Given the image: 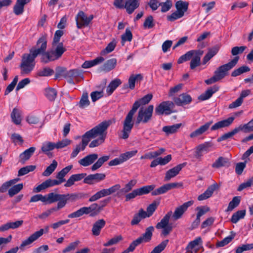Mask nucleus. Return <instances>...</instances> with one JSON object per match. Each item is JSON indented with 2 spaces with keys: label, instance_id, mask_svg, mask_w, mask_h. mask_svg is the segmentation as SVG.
Listing matches in <instances>:
<instances>
[{
  "label": "nucleus",
  "instance_id": "3",
  "mask_svg": "<svg viewBox=\"0 0 253 253\" xmlns=\"http://www.w3.org/2000/svg\"><path fill=\"white\" fill-rule=\"evenodd\" d=\"M152 97L153 95L152 94H148L134 103L132 109L128 113L123 122L122 135L120 136L121 138L126 139L128 138L134 125L133 122V115L141 105L148 104L151 100Z\"/></svg>",
  "mask_w": 253,
  "mask_h": 253
},
{
  "label": "nucleus",
  "instance_id": "57",
  "mask_svg": "<svg viewBox=\"0 0 253 253\" xmlns=\"http://www.w3.org/2000/svg\"><path fill=\"white\" fill-rule=\"evenodd\" d=\"M23 185L22 183H19L14 185L8 190V194L10 197H12L18 193L23 188Z\"/></svg>",
  "mask_w": 253,
  "mask_h": 253
},
{
  "label": "nucleus",
  "instance_id": "23",
  "mask_svg": "<svg viewBox=\"0 0 253 253\" xmlns=\"http://www.w3.org/2000/svg\"><path fill=\"white\" fill-rule=\"evenodd\" d=\"M219 89V86L214 85L209 88L204 93L201 94L198 99L202 101H204L210 98L212 94L217 91Z\"/></svg>",
  "mask_w": 253,
  "mask_h": 253
},
{
  "label": "nucleus",
  "instance_id": "13",
  "mask_svg": "<svg viewBox=\"0 0 253 253\" xmlns=\"http://www.w3.org/2000/svg\"><path fill=\"white\" fill-rule=\"evenodd\" d=\"M63 182L61 179H48L45 181L43 182L41 184L39 185L34 189V191L36 192H40L42 190L45 189L50 187H52L55 185H58Z\"/></svg>",
  "mask_w": 253,
  "mask_h": 253
},
{
  "label": "nucleus",
  "instance_id": "62",
  "mask_svg": "<svg viewBox=\"0 0 253 253\" xmlns=\"http://www.w3.org/2000/svg\"><path fill=\"white\" fill-rule=\"evenodd\" d=\"M155 23L154 22V19L152 15L148 16L145 20L143 23V27L144 28L151 29L154 27Z\"/></svg>",
  "mask_w": 253,
  "mask_h": 253
},
{
  "label": "nucleus",
  "instance_id": "49",
  "mask_svg": "<svg viewBox=\"0 0 253 253\" xmlns=\"http://www.w3.org/2000/svg\"><path fill=\"white\" fill-rule=\"evenodd\" d=\"M155 188V185H147L140 188L136 189L138 196L147 194L153 191Z\"/></svg>",
  "mask_w": 253,
  "mask_h": 253
},
{
  "label": "nucleus",
  "instance_id": "43",
  "mask_svg": "<svg viewBox=\"0 0 253 253\" xmlns=\"http://www.w3.org/2000/svg\"><path fill=\"white\" fill-rule=\"evenodd\" d=\"M143 79V76L141 74L131 75L128 79V85L131 89L135 87V84L136 81H140Z\"/></svg>",
  "mask_w": 253,
  "mask_h": 253
},
{
  "label": "nucleus",
  "instance_id": "39",
  "mask_svg": "<svg viewBox=\"0 0 253 253\" xmlns=\"http://www.w3.org/2000/svg\"><path fill=\"white\" fill-rule=\"evenodd\" d=\"M117 64V60L115 58H112L108 60L101 67V70L109 72L113 69Z\"/></svg>",
  "mask_w": 253,
  "mask_h": 253
},
{
  "label": "nucleus",
  "instance_id": "1",
  "mask_svg": "<svg viewBox=\"0 0 253 253\" xmlns=\"http://www.w3.org/2000/svg\"><path fill=\"white\" fill-rule=\"evenodd\" d=\"M36 46L37 48H32L30 50L29 54H24L22 57V62L20 66L21 69V73L28 74L34 69L35 66L34 60L36 57L42 54V56L46 52L47 47V35H42L38 40Z\"/></svg>",
  "mask_w": 253,
  "mask_h": 253
},
{
  "label": "nucleus",
  "instance_id": "30",
  "mask_svg": "<svg viewBox=\"0 0 253 253\" xmlns=\"http://www.w3.org/2000/svg\"><path fill=\"white\" fill-rule=\"evenodd\" d=\"M139 5L138 0H127L125 2L124 8L128 14L132 13Z\"/></svg>",
  "mask_w": 253,
  "mask_h": 253
},
{
  "label": "nucleus",
  "instance_id": "56",
  "mask_svg": "<svg viewBox=\"0 0 253 253\" xmlns=\"http://www.w3.org/2000/svg\"><path fill=\"white\" fill-rule=\"evenodd\" d=\"M250 68L247 66H242L237 69L234 70L231 73V76L237 77L244 73L249 72Z\"/></svg>",
  "mask_w": 253,
  "mask_h": 253
},
{
  "label": "nucleus",
  "instance_id": "45",
  "mask_svg": "<svg viewBox=\"0 0 253 253\" xmlns=\"http://www.w3.org/2000/svg\"><path fill=\"white\" fill-rule=\"evenodd\" d=\"M188 5L189 3L187 1L178 0L175 3V7L177 11L183 12V14L184 15V13L188 9Z\"/></svg>",
  "mask_w": 253,
  "mask_h": 253
},
{
  "label": "nucleus",
  "instance_id": "40",
  "mask_svg": "<svg viewBox=\"0 0 253 253\" xmlns=\"http://www.w3.org/2000/svg\"><path fill=\"white\" fill-rule=\"evenodd\" d=\"M11 118L12 122L16 125H19L21 122V111L16 108H14L11 113Z\"/></svg>",
  "mask_w": 253,
  "mask_h": 253
},
{
  "label": "nucleus",
  "instance_id": "14",
  "mask_svg": "<svg viewBox=\"0 0 253 253\" xmlns=\"http://www.w3.org/2000/svg\"><path fill=\"white\" fill-rule=\"evenodd\" d=\"M44 232V230L43 229H41L40 230L35 232L34 233L32 234L30 237H29L27 239L24 240L21 244L20 245L19 248L21 250H23L24 248L28 245H30L34 241L39 239L40 237H41Z\"/></svg>",
  "mask_w": 253,
  "mask_h": 253
},
{
  "label": "nucleus",
  "instance_id": "26",
  "mask_svg": "<svg viewBox=\"0 0 253 253\" xmlns=\"http://www.w3.org/2000/svg\"><path fill=\"white\" fill-rule=\"evenodd\" d=\"M212 123V122H209L201 126L199 128L191 132L190 134V137L193 138L202 135L209 128Z\"/></svg>",
  "mask_w": 253,
  "mask_h": 253
},
{
  "label": "nucleus",
  "instance_id": "47",
  "mask_svg": "<svg viewBox=\"0 0 253 253\" xmlns=\"http://www.w3.org/2000/svg\"><path fill=\"white\" fill-rule=\"evenodd\" d=\"M245 215L246 210L238 211L232 215L231 221L234 223H236L240 219L244 218Z\"/></svg>",
  "mask_w": 253,
  "mask_h": 253
},
{
  "label": "nucleus",
  "instance_id": "24",
  "mask_svg": "<svg viewBox=\"0 0 253 253\" xmlns=\"http://www.w3.org/2000/svg\"><path fill=\"white\" fill-rule=\"evenodd\" d=\"M204 51L202 50H197L190 63V67L191 70L194 69L201 64V57L203 54Z\"/></svg>",
  "mask_w": 253,
  "mask_h": 253
},
{
  "label": "nucleus",
  "instance_id": "9",
  "mask_svg": "<svg viewBox=\"0 0 253 253\" xmlns=\"http://www.w3.org/2000/svg\"><path fill=\"white\" fill-rule=\"evenodd\" d=\"M57 70L56 77L62 75L64 78H72L76 79L77 82L79 81V80L77 79L78 78H83V71L77 69L66 71L65 68L58 67Z\"/></svg>",
  "mask_w": 253,
  "mask_h": 253
},
{
  "label": "nucleus",
  "instance_id": "54",
  "mask_svg": "<svg viewBox=\"0 0 253 253\" xmlns=\"http://www.w3.org/2000/svg\"><path fill=\"white\" fill-rule=\"evenodd\" d=\"M45 95L50 101H54L57 96V91L53 88L45 89Z\"/></svg>",
  "mask_w": 253,
  "mask_h": 253
},
{
  "label": "nucleus",
  "instance_id": "48",
  "mask_svg": "<svg viewBox=\"0 0 253 253\" xmlns=\"http://www.w3.org/2000/svg\"><path fill=\"white\" fill-rule=\"evenodd\" d=\"M57 162L56 160H54L52 163L43 172L42 175L44 176H49L55 170L57 167Z\"/></svg>",
  "mask_w": 253,
  "mask_h": 253
},
{
  "label": "nucleus",
  "instance_id": "10",
  "mask_svg": "<svg viewBox=\"0 0 253 253\" xmlns=\"http://www.w3.org/2000/svg\"><path fill=\"white\" fill-rule=\"evenodd\" d=\"M93 18V15H90L89 17H87L83 11H79L76 17L77 28L81 29L88 26Z\"/></svg>",
  "mask_w": 253,
  "mask_h": 253
},
{
  "label": "nucleus",
  "instance_id": "32",
  "mask_svg": "<svg viewBox=\"0 0 253 253\" xmlns=\"http://www.w3.org/2000/svg\"><path fill=\"white\" fill-rule=\"evenodd\" d=\"M36 150V148L34 147H31L29 149L24 151L22 153L20 156V162L22 164H24L25 162L28 160L33 155Z\"/></svg>",
  "mask_w": 253,
  "mask_h": 253
},
{
  "label": "nucleus",
  "instance_id": "38",
  "mask_svg": "<svg viewBox=\"0 0 253 253\" xmlns=\"http://www.w3.org/2000/svg\"><path fill=\"white\" fill-rule=\"evenodd\" d=\"M104 60L102 57H98L91 61H86L82 65L83 68H89L94 65L102 63Z\"/></svg>",
  "mask_w": 253,
  "mask_h": 253
},
{
  "label": "nucleus",
  "instance_id": "51",
  "mask_svg": "<svg viewBox=\"0 0 253 253\" xmlns=\"http://www.w3.org/2000/svg\"><path fill=\"white\" fill-rule=\"evenodd\" d=\"M72 165H69L64 168L57 174L56 178L58 179H61L63 182L65 181L64 177L72 169Z\"/></svg>",
  "mask_w": 253,
  "mask_h": 253
},
{
  "label": "nucleus",
  "instance_id": "17",
  "mask_svg": "<svg viewBox=\"0 0 253 253\" xmlns=\"http://www.w3.org/2000/svg\"><path fill=\"white\" fill-rule=\"evenodd\" d=\"M105 176L106 175L104 173H97L89 174L84 178V182L88 184H92L95 182H98L104 180Z\"/></svg>",
  "mask_w": 253,
  "mask_h": 253
},
{
  "label": "nucleus",
  "instance_id": "18",
  "mask_svg": "<svg viewBox=\"0 0 253 253\" xmlns=\"http://www.w3.org/2000/svg\"><path fill=\"white\" fill-rule=\"evenodd\" d=\"M235 118L231 117L227 119L219 121L214 124L211 128V130H216L218 129L228 127L230 126L233 122Z\"/></svg>",
  "mask_w": 253,
  "mask_h": 253
},
{
  "label": "nucleus",
  "instance_id": "15",
  "mask_svg": "<svg viewBox=\"0 0 253 253\" xmlns=\"http://www.w3.org/2000/svg\"><path fill=\"white\" fill-rule=\"evenodd\" d=\"M185 166L186 163H185L180 164L168 170L166 173L164 181H168L170 180L172 178L176 176L179 173L182 169Z\"/></svg>",
  "mask_w": 253,
  "mask_h": 253
},
{
  "label": "nucleus",
  "instance_id": "41",
  "mask_svg": "<svg viewBox=\"0 0 253 253\" xmlns=\"http://www.w3.org/2000/svg\"><path fill=\"white\" fill-rule=\"evenodd\" d=\"M54 148H56L55 143L47 141L42 144L41 150L43 153L48 155L50 154L49 151L53 150Z\"/></svg>",
  "mask_w": 253,
  "mask_h": 253
},
{
  "label": "nucleus",
  "instance_id": "35",
  "mask_svg": "<svg viewBox=\"0 0 253 253\" xmlns=\"http://www.w3.org/2000/svg\"><path fill=\"white\" fill-rule=\"evenodd\" d=\"M181 126V124H176L172 126H164L162 130L166 133V135H169L177 132Z\"/></svg>",
  "mask_w": 253,
  "mask_h": 253
},
{
  "label": "nucleus",
  "instance_id": "58",
  "mask_svg": "<svg viewBox=\"0 0 253 253\" xmlns=\"http://www.w3.org/2000/svg\"><path fill=\"white\" fill-rule=\"evenodd\" d=\"M232 235L224 238L222 240L219 241L217 243L216 246L217 247H224V246L229 244L234 239L235 236V234L231 232Z\"/></svg>",
  "mask_w": 253,
  "mask_h": 253
},
{
  "label": "nucleus",
  "instance_id": "52",
  "mask_svg": "<svg viewBox=\"0 0 253 253\" xmlns=\"http://www.w3.org/2000/svg\"><path fill=\"white\" fill-rule=\"evenodd\" d=\"M159 205V202L156 201L153 202L152 204L149 205L147 208V211H145V216L146 217L151 216L154 212L156 211L157 207Z\"/></svg>",
  "mask_w": 253,
  "mask_h": 253
},
{
  "label": "nucleus",
  "instance_id": "61",
  "mask_svg": "<svg viewBox=\"0 0 253 253\" xmlns=\"http://www.w3.org/2000/svg\"><path fill=\"white\" fill-rule=\"evenodd\" d=\"M116 46V42L115 41L111 42L101 52V55H104L114 50Z\"/></svg>",
  "mask_w": 253,
  "mask_h": 253
},
{
  "label": "nucleus",
  "instance_id": "60",
  "mask_svg": "<svg viewBox=\"0 0 253 253\" xmlns=\"http://www.w3.org/2000/svg\"><path fill=\"white\" fill-rule=\"evenodd\" d=\"M202 243V239L201 237H198L194 240L190 242L187 246L186 250L187 252L192 253L191 250L196 246L199 245Z\"/></svg>",
  "mask_w": 253,
  "mask_h": 253
},
{
  "label": "nucleus",
  "instance_id": "36",
  "mask_svg": "<svg viewBox=\"0 0 253 253\" xmlns=\"http://www.w3.org/2000/svg\"><path fill=\"white\" fill-rule=\"evenodd\" d=\"M172 211H169L161 219V221L158 222L156 225V227L158 229H161L162 228L166 227L169 225V218L172 215Z\"/></svg>",
  "mask_w": 253,
  "mask_h": 253
},
{
  "label": "nucleus",
  "instance_id": "55",
  "mask_svg": "<svg viewBox=\"0 0 253 253\" xmlns=\"http://www.w3.org/2000/svg\"><path fill=\"white\" fill-rule=\"evenodd\" d=\"M36 169L35 166H27L26 167H23L19 169L18 172V176H21L24 175L29 172L33 171Z\"/></svg>",
  "mask_w": 253,
  "mask_h": 253
},
{
  "label": "nucleus",
  "instance_id": "59",
  "mask_svg": "<svg viewBox=\"0 0 253 253\" xmlns=\"http://www.w3.org/2000/svg\"><path fill=\"white\" fill-rule=\"evenodd\" d=\"M169 240H165L161 242L159 245L154 248L150 253H161L166 247Z\"/></svg>",
  "mask_w": 253,
  "mask_h": 253
},
{
  "label": "nucleus",
  "instance_id": "31",
  "mask_svg": "<svg viewBox=\"0 0 253 253\" xmlns=\"http://www.w3.org/2000/svg\"><path fill=\"white\" fill-rule=\"evenodd\" d=\"M105 221L103 219L96 221L93 225L92 228V234L94 236H98L100 233L101 229L105 225Z\"/></svg>",
  "mask_w": 253,
  "mask_h": 253
},
{
  "label": "nucleus",
  "instance_id": "29",
  "mask_svg": "<svg viewBox=\"0 0 253 253\" xmlns=\"http://www.w3.org/2000/svg\"><path fill=\"white\" fill-rule=\"evenodd\" d=\"M51 193H48L44 196L42 194H37L32 196L30 202H36L41 201L44 204H49Z\"/></svg>",
  "mask_w": 253,
  "mask_h": 253
},
{
  "label": "nucleus",
  "instance_id": "19",
  "mask_svg": "<svg viewBox=\"0 0 253 253\" xmlns=\"http://www.w3.org/2000/svg\"><path fill=\"white\" fill-rule=\"evenodd\" d=\"M218 188V186L216 183H214V184L210 185L204 193L200 195L198 197V200L203 201L211 197L213 192Z\"/></svg>",
  "mask_w": 253,
  "mask_h": 253
},
{
  "label": "nucleus",
  "instance_id": "28",
  "mask_svg": "<svg viewBox=\"0 0 253 253\" xmlns=\"http://www.w3.org/2000/svg\"><path fill=\"white\" fill-rule=\"evenodd\" d=\"M230 162L228 158L223 157H219L212 164V167L219 169L221 167H228L230 166Z\"/></svg>",
  "mask_w": 253,
  "mask_h": 253
},
{
  "label": "nucleus",
  "instance_id": "37",
  "mask_svg": "<svg viewBox=\"0 0 253 253\" xmlns=\"http://www.w3.org/2000/svg\"><path fill=\"white\" fill-rule=\"evenodd\" d=\"M121 83V81L119 79H116L111 81L106 89V92L108 95H111Z\"/></svg>",
  "mask_w": 253,
  "mask_h": 253
},
{
  "label": "nucleus",
  "instance_id": "44",
  "mask_svg": "<svg viewBox=\"0 0 253 253\" xmlns=\"http://www.w3.org/2000/svg\"><path fill=\"white\" fill-rule=\"evenodd\" d=\"M240 131V130L238 128L235 127L234 129H233L232 131L228 132L227 133H226L219 137H218L217 139V142H220L222 141L227 140L229 138H232L235 134L237 133Z\"/></svg>",
  "mask_w": 253,
  "mask_h": 253
},
{
  "label": "nucleus",
  "instance_id": "7",
  "mask_svg": "<svg viewBox=\"0 0 253 253\" xmlns=\"http://www.w3.org/2000/svg\"><path fill=\"white\" fill-rule=\"evenodd\" d=\"M136 183V180L132 179L126 183L123 188H121V186L120 184H117L111 186L108 189L111 195L117 192L116 196L118 197H121L130 191Z\"/></svg>",
  "mask_w": 253,
  "mask_h": 253
},
{
  "label": "nucleus",
  "instance_id": "11",
  "mask_svg": "<svg viewBox=\"0 0 253 253\" xmlns=\"http://www.w3.org/2000/svg\"><path fill=\"white\" fill-rule=\"evenodd\" d=\"M174 107V104L172 102L164 101L156 108L155 113L158 115H169L172 112V109Z\"/></svg>",
  "mask_w": 253,
  "mask_h": 253
},
{
  "label": "nucleus",
  "instance_id": "2",
  "mask_svg": "<svg viewBox=\"0 0 253 253\" xmlns=\"http://www.w3.org/2000/svg\"><path fill=\"white\" fill-rule=\"evenodd\" d=\"M110 121H103L91 129L86 132L82 136V150H84L91 139L97 136V139L92 141L89 145L90 148H94L101 145L104 142L106 136V130L110 125Z\"/></svg>",
  "mask_w": 253,
  "mask_h": 253
},
{
  "label": "nucleus",
  "instance_id": "50",
  "mask_svg": "<svg viewBox=\"0 0 253 253\" xmlns=\"http://www.w3.org/2000/svg\"><path fill=\"white\" fill-rule=\"evenodd\" d=\"M241 197L240 196L234 197L231 201L229 203L226 211H232L234 208H236L240 204Z\"/></svg>",
  "mask_w": 253,
  "mask_h": 253
},
{
  "label": "nucleus",
  "instance_id": "27",
  "mask_svg": "<svg viewBox=\"0 0 253 253\" xmlns=\"http://www.w3.org/2000/svg\"><path fill=\"white\" fill-rule=\"evenodd\" d=\"M219 49V46L216 45L212 48H209L207 53L205 55L203 59L202 63L205 65L210 61L214 55H215Z\"/></svg>",
  "mask_w": 253,
  "mask_h": 253
},
{
  "label": "nucleus",
  "instance_id": "8",
  "mask_svg": "<svg viewBox=\"0 0 253 253\" xmlns=\"http://www.w3.org/2000/svg\"><path fill=\"white\" fill-rule=\"evenodd\" d=\"M153 109L154 106L152 105L148 106L145 109L141 108L138 111L135 124L138 125L141 122L143 123L148 122L152 117Z\"/></svg>",
  "mask_w": 253,
  "mask_h": 253
},
{
  "label": "nucleus",
  "instance_id": "46",
  "mask_svg": "<svg viewBox=\"0 0 253 253\" xmlns=\"http://www.w3.org/2000/svg\"><path fill=\"white\" fill-rule=\"evenodd\" d=\"M90 104V102L88 100V93L87 92H84L80 101L78 103V105L80 108L82 109H84L85 107L89 106Z\"/></svg>",
  "mask_w": 253,
  "mask_h": 253
},
{
  "label": "nucleus",
  "instance_id": "6",
  "mask_svg": "<svg viewBox=\"0 0 253 253\" xmlns=\"http://www.w3.org/2000/svg\"><path fill=\"white\" fill-rule=\"evenodd\" d=\"M239 59V56H235L231 61L218 67L215 70L214 74L219 81L228 75V71L236 66Z\"/></svg>",
  "mask_w": 253,
  "mask_h": 253
},
{
  "label": "nucleus",
  "instance_id": "64",
  "mask_svg": "<svg viewBox=\"0 0 253 253\" xmlns=\"http://www.w3.org/2000/svg\"><path fill=\"white\" fill-rule=\"evenodd\" d=\"M123 240V237L121 235L115 236L111 239L108 242L104 243L103 246L104 247L111 246L112 245L117 244L120 241Z\"/></svg>",
  "mask_w": 253,
  "mask_h": 253
},
{
  "label": "nucleus",
  "instance_id": "53",
  "mask_svg": "<svg viewBox=\"0 0 253 253\" xmlns=\"http://www.w3.org/2000/svg\"><path fill=\"white\" fill-rule=\"evenodd\" d=\"M240 131H243L245 133L253 131V119L248 123L238 126Z\"/></svg>",
  "mask_w": 253,
  "mask_h": 253
},
{
  "label": "nucleus",
  "instance_id": "16",
  "mask_svg": "<svg viewBox=\"0 0 253 253\" xmlns=\"http://www.w3.org/2000/svg\"><path fill=\"white\" fill-rule=\"evenodd\" d=\"M193 204V201H190L184 203L181 206L176 208L172 215V217L174 220H177L181 217L184 212L187 210L188 208L192 206Z\"/></svg>",
  "mask_w": 253,
  "mask_h": 253
},
{
  "label": "nucleus",
  "instance_id": "4",
  "mask_svg": "<svg viewBox=\"0 0 253 253\" xmlns=\"http://www.w3.org/2000/svg\"><path fill=\"white\" fill-rule=\"evenodd\" d=\"M82 198L80 194H59L51 192L49 204L58 202L57 206L61 210L65 207L68 202H73Z\"/></svg>",
  "mask_w": 253,
  "mask_h": 253
},
{
  "label": "nucleus",
  "instance_id": "12",
  "mask_svg": "<svg viewBox=\"0 0 253 253\" xmlns=\"http://www.w3.org/2000/svg\"><path fill=\"white\" fill-rule=\"evenodd\" d=\"M182 184L181 183L174 182L166 184L159 188L153 190L152 192V195L156 196L166 193L169 190L177 187H181Z\"/></svg>",
  "mask_w": 253,
  "mask_h": 253
},
{
  "label": "nucleus",
  "instance_id": "63",
  "mask_svg": "<svg viewBox=\"0 0 253 253\" xmlns=\"http://www.w3.org/2000/svg\"><path fill=\"white\" fill-rule=\"evenodd\" d=\"M54 71L48 67L40 70L38 72V75L41 77L49 76L53 75Z\"/></svg>",
  "mask_w": 253,
  "mask_h": 253
},
{
  "label": "nucleus",
  "instance_id": "22",
  "mask_svg": "<svg viewBox=\"0 0 253 253\" xmlns=\"http://www.w3.org/2000/svg\"><path fill=\"white\" fill-rule=\"evenodd\" d=\"M154 231V227L152 226H150L147 227L144 233H143L140 237L138 238V240L141 243L143 242H148L152 238L153 235V232Z\"/></svg>",
  "mask_w": 253,
  "mask_h": 253
},
{
  "label": "nucleus",
  "instance_id": "5",
  "mask_svg": "<svg viewBox=\"0 0 253 253\" xmlns=\"http://www.w3.org/2000/svg\"><path fill=\"white\" fill-rule=\"evenodd\" d=\"M66 49L64 46L63 42L58 43H52V48L41 57V62L46 64L52 61L59 59Z\"/></svg>",
  "mask_w": 253,
  "mask_h": 253
},
{
  "label": "nucleus",
  "instance_id": "34",
  "mask_svg": "<svg viewBox=\"0 0 253 253\" xmlns=\"http://www.w3.org/2000/svg\"><path fill=\"white\" fill-rule=\"evenodd\" d=\"M145 211L142 209H140L138 213L134 214L132 219L131 221V225H137L141 220L142 219L146 218L145 214Z\"/></svg>",
  "mask_w": 253,
  "mask_h": 253
},
{
  "label": "nucleus",
  "instance_id": "25",
  "mask_svg": "<svg viewBox=\"0 0 253 253\" xmlns=\"http://www.w3.org/2000/svg\"><path fill=\"white\" fill-rule=\"evenodd\" d=\"M30 0H17L13 7V12L16 15L22 14L24 11V5L29 2Z\"/></svg>",
  "mask_w": 253,
  "mask_h": 253
},
{
  "label": "nucleus",
  "instance_id": "33",
  "mask_svg": "<svg viewBox=\"0 0 253 253\" xmlns=\"http://www.w3.org/2000/svg\"><path fill=\"white\" fill-rule=\"evenodd\" d=\"M23 223L22 220H17L15 222H9L0 227V231H4L9 229H16L21 226Z\"/></svg>",
  "mask_w": 253,
  "mask_h": 253
},
{
  "label": "nucleus",
  "instance_id": "21",
  "mask_svg": "<svg viewBox=\"0 0 253 253\" xmlns=\"http://www.w3.org/2000/svg\"><path fill=\"white\" fill-rule=\"evenodd\" d=\"M98 156L97 154H91L87 155L79 161V163L84 166L87 167L93 164L97 159Z\"/></svg>",
  "mask_w": 253,
  "mask_h": 253
},
{
  "label": "nucleus",
  "instance_id": "20",
  "mask_svg": "<svg viewBox=\"0 0 253 253\" xmlns=\"http://www.w3.org/2000/svg\"><path fill=\"white\" fill-rule=\"evenodd\" d=\"M192 101V98L187 93H182L178 97L174 98V103L178 106H182L190 103Z\"/></svg>",
  "mask_w": 253,
  "mask_h": 253
},
{
  "label": "nucleus",
  "instance_id": "42",
  "mask_svg": "<svg viewBox=\"0 0 253 253\" xmlns=\"http://www.w3.org/2000/svg\"><path fill=\"white\" fill-rule=\"evenodd\" d=\"M110 159L109 156H103L102 157L97 159V162L94 163L91 168L92 171L96 170V169L100 168L103 164L107 162Z\"/></svg>",
  "mask_w": 253,
  "mask_h": 253
}]
</instances>
